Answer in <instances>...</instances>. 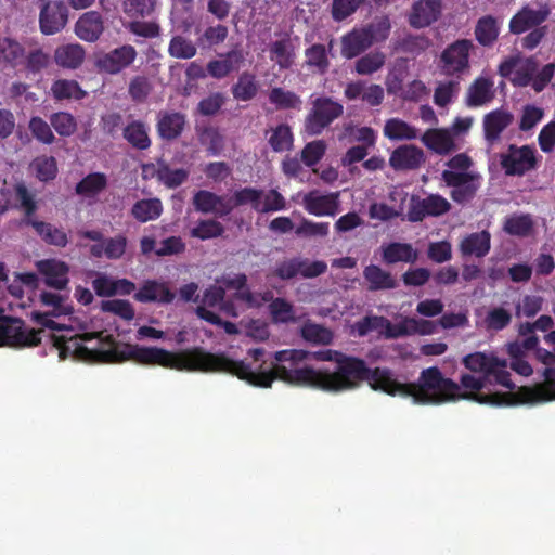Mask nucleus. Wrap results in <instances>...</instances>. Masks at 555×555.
<instances>
[{"label": "nucleus", "mask_w": 555, "mask_h": 555, "mask_svg": "<svg viewBox=\"0 0 555 555\" xmlns=\"http://www.w3.org/2000/svg\"><path fill=\"white\" fill-rule=\"evenodd\" d=\"M53 96L56 100L76 99L81 100L86 92L75 80L59 79L51 87Z\"/></svg>", "instance_id": "nucleus-54"}, {"label": "nucleus", "mask_w": 555, "mask_h": 555, "mask_svg": "<svg viewBox=\"0 0 555 555\" xmlns=\"http://www.w3.org/2000/svg\"><path fill=\"white\" fill-rule=\"evenodd\" d=\"M344 114V106L330 96H318L304 120V130L308 135H319L334 120Z\"/></svg>", "instance_id": "nucleus-5"}, {"label": "nucleus", "mask_w": 555, "mask_h": 555, "mask_svg": "<svg viewBox=\"0 0 555 555\" xmlns=\"http://www.w3.org/2000/svg\"><path fill=\"white\" fill-rule=\"evenodd\" d=\"M450 209L451 204L440 194H429L425 198L412 195L406 217L411 222H421L428 216L439 217Z\"/></svg>", "instance_id": "nucleus-11"}, {"label": "nucleus", "mask_w": 555, "mask_h": 555, "mask_svg": "<svg viewBox=\"0 0 555 555\" xmlns=\"http://www.w3.org/2000/svg\"><path fill=\"white\" fill-rule=\"evenodd\" d=\"M514 116L508 111L496 108L483 117V134L488 143L499 141L501 133L512 125Z\"/></svg>", "instance_id": "nucleus-24"}, {"label": "nucleus", "mask_w": 555, "mask_h": 555, "mask_svg": "<svg viewBox=\"0 0 555 555\" xmlns=\"http://www.w3.org/2000/svg\"><path fill=\"white\" fill-rule=\"evenodd\" d=\"M501 167L506 176L522 177L538 166L535 149L530 145L511 144L501 155Z\"/></svg>", "instance_id": "nucleus-9"}, {"label": "nucleus", "mask_w": 555, "mask_h": 555, "mask_svg": "<svg viewBox=\"0 0 555 555\" xmlns=\"http://www.w3.org/2000/svg\"><path fill=\"white\" fill-rule=\"evenodd\" d=\"M431 46L430 39L425 35H408L402 38L397 49L412 55H420Z\"/></svg>", "instance_id": "nucleus-59"}, {"label": "nucleus", "mask_w": 555, "mask_h": 555, "mask_svg": "<svg viewBox=\"0 0 555 555\" xmlns=\"http://www.w3.org/2000/svg\"><path fill=\"white\" fill-rule=\"evenodd\" d=\"M24 67L33 74L40 73L50 64V54L44 52L42 48L30 50L27 55L24 53Z\"/></svg>", "instance_id": "nucleus-60"}, {"label": "nucleus", "mask_w": 555, "mask_h": 555, "mask_svg": "<svg viewBox=\"0 0 555 555\" xmlns=\"http://www.w3.org/2000/svg\"><path fill=\"white\" fill-rule=\"evenodd\" d=\"M104 20L100 12L88 11L75 24V34L86 42H95L104 33Z\"/></svg>", "instance_id": "nucleus-22"}, {"label": "nucleus", "mask_w": 555, "mask_h": 555, "mask_svg": "<svg viewBox=\"0 0 555 555\" xmlns=\"http://www.w3.org/2000/svg\"><path fill=\"white\" fill-rule=\"evenodd\" d=\"M326 270L327 264L324 261L309 262L307 259L295 257L279 262L274 269V275L283 281L292 280L298 274L305 279H312L322 275Z\"/></svg>", "instance_id": "nucleus-12"}, {"label": "nucleus", "mask_w": 555, "mask_h": 555, "mask_svg": "<svg viewBox=\"0 0 555 555\" xmlns=\"http://www.w3.org/2000/svg\"><path fill=\"white\" fill-rule=\"evenodd\" d=\"M326 152V144L323 140H314L307 143L300 152V160L307 167H313L324 156Z\"/></svg>", "instance_id": "nucleus-61"}, {"label": "nucleus", "mask_w": 555, "mask_h": 555, "mask_svg": "<svg viewBox=\"0 0 555 555\" xmlns=\"http://www.w3.org/2000/svg\"><path fill=\"white\" fill-rule=\"evenodd\" d=\"M512 314L502 307H495L488 311L485 318V324L489 331H502L509 325Z\"/></svg>", "instance_id": "nucleus-64"}, {"label": "nucleus", "mask_w": 555, "mask_h": 555, "mask_svg": "<svg viewBox=\"0 0 555 555\" xmlns=\"http://www.w3.org/2000/svg\"><path fill=\"white\" fill-rule=\"evenodd\" d=\"M425 154L422 149L413 144L400 145L395 149L389 157V165L395 170H415L425 163Z\"/></svg>", "instance_id": "nucleus-21"}, {"label": "nucleus", "mask_w": 555, "mask_h": 555, "mask_svg": "<svg viewBox=\"0 0 555 555\" xmlns=\"http://www.w3.org/2000/svg\"><path fill=\"white\" fill-rule=\"evenodd\" d=\"M488 380L489 379L483 376L475 377L472 374H462V376L460 378L461 385H459L460 386L459 396H470V395H477V396H482V397L500 396L496 399L499 401L498 403H489V404L490 405H502L504 403H509L507 401V399H509L513 395L499 393V392L483 395V393L479 392L485 387V385ZM514 396L517 397V402L521 403L519 401V397L517 396V393H515Z\"/></svg>", "instance_id": "nucleus-27"}, {"label": "nucleus", "mask_w": 555, "mask_h": 555, "mask_svg": "<svg viewBox=\"0 0 555 555\" xmlns=\"http://www.w3.org/2000/svg\"><path fill=\"white\" fill-rule=\"evenodd\" d=\"M441 13V0H416L412 5L408 21L413 28H425L437 22Z\"/></svg>", "instance_id": "nucleus-18"}, {"label": "nucleus", "mask_w": 555, "mask_h": 555, "mask_svg": "<svg viewBox=\"0 0 555 555\" xmlns=\"http://www.w3.org/2000/svg\"><path fill=\"white\" fill-rule=\"evenodd\" d=\"M258 91L259 83L256 75L250 72H243L231 89L233 98L244 102L253 100L258 94Z\"/></svg>", "instance_id": "nucleus-42"}, {"label": "nucleus", "mask_w": 555, "mask_h": 555, "mask_svg": "<svg viewBox=\"0 0 555 555\" xmlns=\"http://www.w3.org/2000/svg\"><path fill=\"white\" fill-rule=\"evenodd\" d=\"M544 382L532 387H520L517 391L521 403H539L555 400V369L545 367Z\"/></svg>", "instance_id": "nucleus-15"}, {"label": "nucleus", "mask_w": 555, "mask_h": 555, "mask_svg": "<svg viewBox=\"0 0 555 555\" xmlns=\"http://www.w3.org/2000/svg\"><path fill=\"white\" fill-rule=\"evenodd\" d=\"M462 256L483 258L491 248V234L487 230L466 235L460 243Z\"/></svg>", "instance_id": "nucleus-29"}, {"label": "nucleus", "mask_w": 555, "mask_h": 555, "mask_svg": "<svg viewBox=\"0 0 555 555\" xmlns=\"http://www.w3.org/2000/svg\"><path fill=\"white\" fill-rule=\"evenodd\" d=\"M474 49L469 39H457L441 52L438 67L444 76L460 78L470 68V52Z\"/></svg>", "instance_id": "nucleus-6"}, {"label": "nucleus", "mask_w": 555, "mask_h": 555, "mask_svg": "<svg viewBox=\"0 0 555 555\" xmlns=\"http://www.w3.org/2000/svg\"><path fill=\"white\" fill-rule=\"evenodd\" d=\"M192 204L196 211L223 218L231 214V206L228 197L218 195L211 191L199 190L194 193Z\"/></svg>", "instance_id": "nucleus-16"}, {"label": "nucleus", "mask_w": 555, "mask_h": 555, "mask_svg": "<svg viewBox=\"0 0 555 555\" xmlns=\"http://www.w3.org/2000/svg\"><path fill=\"white\" fill-rule=\"evenodd\" d=\"M382 258L386 264L414 263L418 258V253L409 243L392 242L382 247Z\"/></svg>", "instance_id": "nucleus-34"}, {"label": "nucleus", "mask_w": 555, "mask_h": 555, "mask_svg": "<svg viewBox=\"0 0 555 555\" xmlns=\"http://www.w3.org/2000/svg\"><path fill=\"white\" fill-rule=\"evenodd\" d=\"M420 140L429 151L440 156L449 155L457 149L451 130L447 128L427 129Z\"/></svg>", "instance_id": "nucleus-20"}, {"label": "nucleus", "mask_w": 555, "mask_h": 555, "mask_svg": "<svg viewBox=\"0 0 555 555\" xmlns=\"http://www.w3.org/2000/svg\"><path fill=\"white\" fill-rule=\"evenodd\" d=\"M36 234L48 245L63 248L68 244V235L62 229L46 221L31 222Z\"/></svg>", "instance_id": "nucleus-38"}, {"label": "nucleus", "mask_w": 555, "mask_h": 555, "mask_svg": "<svg viewBox=\"0 0 555 555\" xmlns=\"http://www.w3.org/2000/svg\"><path fill=\"white\" fill-rule=\"evenodd\" d=\"M269 310L274 323L296 322L294 306L284 298L273 299L269 305Z\"/></svg>", "instance_id": "nucleus-55"}, {"label": "nucleus", "mask_w": 555, "mask_h": 555, "mask_svg": "<svg viewBox=\"0 0 555 555\" xmlns=\"http://www.w3.org/2000/svg\"><path fill=\"white\" fill-rule=\"evenodd\" d=\"M186 125V117L180 112H159L157 116L156 130L163 140L172 141L178 139Z\"/></svg>", "instance_id": "nucleus-25"}, {"label": "nucleus", "mask_w": 555, "mask_h": 555, "mask_svg": "<svg viewBox=\"0 0 555 555\" xmlns=\"http://www.w3.org/2000/svg\"><path fill=\"white\" fill-rule=\"evenodd\" d=\"M122 137L131 147L138 151H146L152 145L150 127L139 119L128 122L122 128Z\"/></svg>", "instance_id": "nucleus-30"}, {"label": "nucleus", "mask_w": 555, "mask_h": 555, "mask_svg": "<svg viewBox=\"0 0 555 555\" xmlns=\"http://www.w3.org/2000/svg\"><path fill=\"white\" fill-rule=\"evenodd\" d=\"M156 7V0H124L122 10L129 17L150 16Z\"/></svg>", "instance_id": "nucleus-63"}, {"label": "nucleus", "mask_w": 555, "mask_h": 555, "mask_svg": "<svg viewBox=\"0 0 555 555\" xmlns=\"http://www.w3.org/2000/svg\"><path fill=\"white\" fill-rule=\"evenodd\" d=\"M40 4L39 29L46 36L61 33L68 23V9L62 0H38Z\"/></svg>", "instance_id": "nucleus-10"}, {"label": "nucleus", "mask_w": 555, "mask_h": 555, "mask_svg": "<svg viewBox=\"0 0 555 555\" xmlns=\"http://www.w3.org/2000/svg\"><path fill=\"white\" fill-rule=\"evenodd\" d=\"M550 15V9L547 7L534 10L528 5L522 7L513 17L509 20L508 28L509 33L514 35H520L527 30H532L542 23H544Z\"/></svg>", "instance_id": "nucleus-17"}, {"label": "nucleus", "mask_w": 555, "mask_h": 555, "mask_svg": "<svg viewBox=\"0 0 555 555\" xmlns=\"http://www.w3.org/2000/svg\"><path fill=\"white\" fill-rule=\"evenodd\" d=\"M305 61L302 66L315 75H325L330 67L331 61L327 55V49L325 44L313 43L305 49L304 52Z\"/></svg>", "instance_id": "nucleus-31"}, {"label": "nucleus", "mask_w": 555, "mask_h": 555, "mask_svg": "<svg viewBox=\"0 0 555 555\" xmlns=\"http://www.w3.org/2000/svg\"><path fill=\"white\" fill-rule=\"evenodd\" d=\"M533 229V221L529 215H514L505 219L503 230L509 235L526 237Z\"/></svg>", "instance_id": "nucleus-53"}, {"label": "nucleus", "mask_w": 555, "mask_h": 555, "mask_svg": "<svg viewBox=\"0 0 555 555\" xmlns=\"http://www.w3.org/2000/svg\"><path fill=\"white\" fill-rule=\"evenodd\" d=\"M441 180L451 189V199L462 206L470 203L481 186V176L478 172L442 171Z\"/></svg>", "instance_id": "nucleus-7"}, {"label": "nucleus", "mask_w": 555, "mask_h": 555, "mask_svg": "<svg viewBox=\"0 0 555 555\" xmlns=\"http://www.w3.org/2000/svg\"><path fill=\"white\" fill-rule=\"evenodd\" d=\"M386 63V55L382 51H372L360 56L354 63V72L358 75L366 76L372 75Z\"/></svg>", "instance_id": "nucleus-51"}, {"label": "nucleus", "mask_w": 555, "mask_h": 555, "mask_svg": "<svg viewBox=\"0 0 555 555\" xmlns=\"http://www.w3.org/2000/svg\"><path fill=\"white\" fill-rule=\"evenodd\" d=\"M263 196V191L250 186L242 188L236 190L231 197H228L229 204L231 206V212L235 207L251 205L255 211L259 212L260 209V199Z\"/></svg>", "instance_id": "nucleus-49"}, {"label": "nucleus", "mask_w": 555, "mask_h": 555, "mask_svg": "<svg viewBox=\"0 0 555 555\" xmlns=\"http://www.w3.org/2000/svg\"><path fill=\"white\" fill-rule=\"evenodd\" d=\"M36 267L47 286L59 291L67 287L69 267L64 261L54 258L43 259L38 261Z\"/></svg>", "instance_id": "nucleus-19"}, {"label": "nucleus", "mask_w": 555, "mask_h": 555, "mask_svg": "<svg viewBox=\"0 0 555 555\" xmlns=\"http://www.w3.org/2000/svg\"><path fill=\"white\" fill-rule=\"evenodd\" d=\"M363 279L370 292L389 291L398 287V281L391 272L377 264H369L363 269Z\"/></svg>", "instance_id": "nucleus-28"}, {"label": "nucleus", "mask_w": 555, "mask_h": 555, "mask_svg": "<svg viewBox=\"0 0 555 555\" xmlns=\"http://www.w3.org/2000/svg\"><path fill=\"white\" fill-rule=\"evenodd\" d=\"M42 332V330H27L22 319L3 317L0 320V346L35 347L41 343Z\"/></svg>", "instance_id": "nucleus-8"}, {"label": "nucleus", "mask_w": 555, "mask_h": 555, "mask_svg": "<svg viewBox=\"0 0 555 555\" xmlns=\"http://www.w3.org/2000/svg\"><path fill=\"white\" fill-rule=\"evenodd\" d=\"M384 135L391 141H411L418 138V129L400 118L386 120Z\"/></svg>", "instance_id": "nucleus-39"}, {"label": "nucleus", "mask_w": 555, "mask_h": 555, "mask_svg": "<svg viewBox=\"0 0 555 555\" xmlns=\"http://www.w3.org/2000/svg\"><path fill=\"white\" fill-rule=\"evenodd\" d=\"M392 372L387 367L370 369L363 359L343 353L334 371L314 370L305 366L301 370H286L279 366L275 374H264L253 382L255 385L271 387L275 379L296 386H308L327 392H343L356 389L367 382L374 390L388 395Z\"/></svg>", "instance_id": "nucleus-2"}, {"label": "nucleus", "mask_w": 555, "mask_h": 555, "mask_svg": "<svg viewBox=\"0 0 555 555\" xmlns=\"http://www.w3.org/2000/svg\"><path fill=\"white\" fill-rule=\"evenodd\" d=\"M300 336L312 345H330L334 339L333 332L324 325L307 320L300 327Z\"/></svg>", "instance_id": "nucleus-45"}, {"label": "nucleus", "mask_w": 555, "mask_h": 555, "mask_svg": "<svg viewBox=\"0 0 555 555\" xmlns=\"http://www.w3.org/2000/svg\"><path fill=\"white\" fill-rule=\"evenodd\" d=\"M475 39L482 47H492L500 35L498 18L493 15L481 16L474 29Z\"/></svg>", "instance_id": "nucleus-36"}, {"label": "nucleus", "mask_w": 555, "mask_h": 555, "mask_svg": "<svg viewBox=\"0 0 555 555\" xmlns=\"http://www.w3.org/2000/svg\"><path fill=\"white\" fill-rule=\"evenodd\" d=\"M495 96L494 82L487 77H477L468 87L465 104L476 108L490 103Z\"/></svg>", "instance_id": "nucleus-23"}, {"label": "nucleus", "mask_w": 555, "mask_h": 555, "mask_svg": "<svg viewBox=\"0 0 555 555\" xmlns=\"http://www.w3.org/2000/svg\"><path fill=\"white\" fill-rule=\"evenodd\" d=\"M96 335L95 333H85L80 336L67 338L64 335L52 334L50 338L62 360L68 357L88 363H120L133 360L140 364L159 365L178 371L243 370V364L232 362L231 358L224 354H214L198 347L171 352L158 347H141L138 345H126L124 349L117 347L90 349L82 344L95 338ZM242 373L244 371H241Z\"/></svg>", "instance_id": "nucleus-1"}, {"label": "nucleus", "mask_w": 555, "mask_h": 555, "mask_svg": "<svg viewBox=\"0 0 555 555\" xmlns=\"http://www.w3.org/2000/svg\"><path fill=\"white\" fill-rule=\"evenodd\" d=\"M266 138L274 153L288 152L294 146V133L288 124L282 122L266 130Z\"/></svg>", "instance_id": "nucleus-35"}, {"label": "nucleus", "mask_w": 555, "mask_h": 555, "mask_svg": "<svg viewBox=\"0 0 555 555\" xmlns=\"http://www.w3.org/2000/svg\"><path fill=\"white\" fill-rule=\"evenodd\" d=\"M134 299L139 302L170 304L175 299V294L166 284L149 280L134 294Z\"/></svg>", "instance_id": "nucleus-33"}, {"label": "nucleus", "mask_w": 555, "mask_h": 555, "mask_svg": "<svg viewBox=\"0 0 555 555\" xmlns=\"http://www.w3.org/2000/svg\"><path fill=\"white\" fill-rule=\"evenodd\" d=\"M459 384L444 377L437 366H430L421 372L415 383H401L391 374L388 395L412 398L416 404H440L455 399H468L478 403L499 402L496 400L499 396H459Z\"/></svg>", "instance_id": "nucleus-3"}, {"label": "nucleus", "mask_w": 555, "mask_h": 555, "mask_svg": "<svg viewBox=\"0 0 555 555\" xmlns=\"http://www.w3.org/2000/svg\"><path fill=\"white\" fill-rule=\"evenodd\" d=\"M138 53L133 46L124 44L98 55L95 65L106 74L116 75L129 67Z\"/></svg>", "instance_id": "nucleus-13"}, {"label": "nucleus", "mask_w": 555, "mask_h": 555, "mask_svg": "<svg viewBox=\"0 0 555 555\" xmlns=\"http://www.w3.org/2000/svg\"><path fill=\"white\" fill-rule=\"evenodd\" d=\"M224 233V227L216 219L199 220L196 227L192 228L190 235L202 241L217 238Z\"/></svg>", "instance_id": "nucleus-52"}, {"label": "nucleus", "mask_w": 555, "mask_h": 555, "mask_svg": "<svg viewBox=\"0 0 555 555\" xmlns=\"http://www.w3.org/2000/svg\"><path fill=\"white\" fill-rule=\"evenodd\" d=\"M197 48L193 41L181 35L171 38L168 47V53L171 57L189 60L196 55Z\"/></svg>", "instance_id": "nucleus-56"}, {"label": "nucleus", "mask_w": 555, "mask_h": 555, "mask_svg": "<svg viewBox=\"0 0 555 555\" xmlns=\"http://www.w3.org/2000/svg\"><path fill=\"white\" fill-rule=\"evenodd\" d=\"M24 47L16 40L3 37L0 38V61L12 67L22 65L24 61Z\"/></svg>", "instance_id": "nucleus-50"}, {"label": "nucleus", "mask_w": 555, "mask_h": 555, "mask_svg": "<svg viewBox=\"0 0 555 555\" xmlns=\"http://www.w3.org/2000/svg\"><path fill=\"white\" fill-rule=\"evenodd\" d=\"M362 29L366 33L370 39V43L373 46L375 42H382L388 38L391 24L387 16H383L377 21L362 27Z\"/></svg>", "instance_id": "nucleus-62"}, {"label": "nucleus", "mask_w": 555, "mask_h": 555, "mask_svg": "<svg viewBox=\"0 0 555 555\" xmlns=\"http://www.w3.org/2000/svg\"><path fill=\"white\" fill-rule=\"evenodd\" d=\"M247 354L253 359V363H246L245 361H237L231 359L234 363H241L243 364V371L244 373L241 374L242 370H218V372L229 373L232 374L240 379L246 380L249 385L254 387H259V385H255L253 382L258 380L261 375L264 374H275V371L279 366H284L286 370H301L302 367H296L297 364L305 361L309 352L305 350L299 349H286V350H280L276 351L273 354L274 360L276 363L271 362L268 367H266V364L268 362L267 359H264L266 351L262 348H254L249 349ZM260 388H268L267 386H260Z\"/></svg>", "instance_id": "nucleus-4"}, {"label": "nucleus", "mask_w": 555, "mask_h": 555, "mask_svg": "<svg viewBox=\"0 0 555 555\" xmlns=\"http://www.w3.org/2000/svg\"><path fill=\"white\" fill-rule=\"evenodd\" d=\"M15 197L18 202L17 207L23 210L24 217L21 221L23 225L30 227L31 222L38 221L35 219V214L38 209V204L28 188L24 183H16L14 185Z\"/></svg>", "instance_id": "nucleus-37"}, {"label": "nucleus", "mask_w": 555, "mask_h": 555, "mask_svg": "<svg viewBox=\"0 0 555 555\" xmlns=\"http://www.w3.org/2000/svg\"><path fill=\"white\" fill-rule=\"evenodd\" d=\"M85 49L79 43H69L59 47L54 53L57 65L66 68H77L85 60Z\"/></svg>", "instance_id": "nucleus-41"}, {"label": "nucleus", "mask_w": 555, "mask_h": 555, "mask_svg": "<svg viewBox=\"0 0 555 555\" xmlns=\"http://www.w3.org/2000/svg\"><path fill=\"white\" fill-rule=\"evenodd\" d=\"M162 201L157 197L137 201L131 208V216L145 223L158 219L163 214Z\"/></svg>", "instance_id": "nucleus-40"}, {"label": "nucleus", "mask_w": 555, "mask_h": 555, "mask_svg": "<svg viewBox=\"0 0 555 555\" xmlns=\"http://www.w3.org/2000/svg\"><path fill=\"white\" fill-rule=\"evenodd\" d=\"M269 102L273 104L276 109L300 111L302 105V100L298 94L281 87H274L270 90Z\"/></svg>", "instance_id": "nucleus-48"}, {"label": "nucleus", "mask_w": 555, "mask_h": 555, "mask_svg": "<svg viewBox=\"0 0 555 555\" xmlns=\"http://www.w3.org/2000/svg\"><path fill=\"white\" fill-rule=\"evenodd\" d=\"M50 124L56 133L61 137H70L77 130L76 118L67 112L53 113L50 118Z\"/></svg>", "instance_id": "nucleus-58"}, {"label": "nucleus", "mask_w": 555, "mask_h": 555, "mask_svg": "<svg viewBox=\"0 0 555 555\" xmlns=\"http://www.w3.org/2000/svg\"><path fill=\"white\" fill-rule=\"evenodd\" d=\"M302 205L310 215L334 217L340 208L339 192L321 194L317 190L310 191L304 195Z\"/></svg>", "instance_id": "nucleus-14"}, {"label": "nucleus", "mask_w": 555, "mask_h": 555, "mask_svg": "<svg viewBox=\"0 0 555 555\" xmlns=\"http://www.w3.org/2000/svg\"><path fill=\"white\" fill-rule=\"evenodd\" d=\"M155 176L166 188L176 189L188 180L190 171L184 168L172 169L168 164L160 162Z\"/></svg>", "instance_id": "nucleus-46"}, {"label": "nucleus", "mask_w": 555, "mask_h": 555, "mask_svg": "<svg viewBox=\"0 0 555 555\" xmlns=\"http://www.w3.org/2000/svg\"><path fill=\"white\" fill-rule=\"evenodd\" d=\"M51 124H48L43 118L34 116L28 121V129L31 135L44 145H51L55 141V135L51 129Z\"/></svg>", "instance_id": "nucleus-57"}, {"label": "nucleus", "mask_w": 555, "mask_h": 555, "mask_svg": "<svg viewBox=\"0 0 555 555\" xmlns=\"http://www.w3.org/2000/svg\"><path fill=\"white\" fill-rule=\"evenodd\" d=\"M340 54L347 60L361 55L372 47L366 33L362 28H354L340 38Z\"/></svg>", "instance_id": "nucleus-26"}, {"label": "nucleus", "mask_w": 555, "mask_h": 555, "mask_svg": "<svg viewBox=\"0 0 555 555\" xmlns=\"http://www.w3.org/2000/svg\"><path fill=\"white\" fill-rule=\"evenodd\" d=\"M107 188V177L103 172H91L82 178L75 186L77 195L95 197Z\"/></svg>", "instance_id": "nucleus-44"}, {"label": "nucleus", "mask_w": 555, "mask_h": 555, "mask_svg": "<svg viewBox=\"0 0 555 555\" xmlns=\"http://www.w3.org/2000/svg\"><path fill=\"white\" fill-rule=\"evenodd\" d=\"M269 57L281 70L289 69L295 63V47L288 36L269 44Z\"/></svg>", "instance_id": "nucleus-32"}, {"label": "nucleus", "mask_w": 555, "mask_h": 555, "mask_svg": "<svg viewBox=\"0 0 555 555\" xmlns=\"http://www.w3.org/2000/svg\"><path fill=\"white\" fill-rule=\"evenodd\" d=\"M463 364L472 372H479L490 379L491 372L499 365V358L483 352H474L463 359Z\"/></svg>", "instance_id": "nucleus-43"}, {"label": "nucleus", "mask_w": 555, "mask_h": 555, "mask_svg": "<svg viewBox=\"0 0 555 555\" xmlns=\"http://www.w3.org/2000/svg\"><path fill=\"white\" fill-rule=\"evenodd\" d=\"M409 75L408 61L405 59H398L389 69L385 85L389 94H399L403 91V82Z\"/></svg>", "instance_id": "nucleus-47"}]
</instances>
